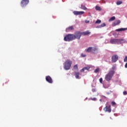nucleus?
Wrapping results in <instances>:
<instances>
[{"instance_id": "nucleus-1", "label": "nucleus", "mask_w": 127, "mask_h": 127, "mask_svg": "<svg viewBox=\"0 0 127 127\" xmlns=\"http://www.w3.org/2000/svg\"><path fill=\"white\" fill-rule=\"evenodd\" d=\"M74 34H69L65 36L64 38V41H72V40H74L76 38V39H80L81 36H82V33L80 31L76 32Z\"/></svg>"}, {"instance_id": "nucleus-2", "label": "nucleus", "mask_w": 127, "mask_h": 127, "mask_svg": "<svg viewBox=\"0 0 127 127\" xmlns=\"http://www.w3.org/2000/svg\"><path fill=\"white\" fill-rule=\"evenodd\" d=\"M115 74V66H113L111 69H110L108 73L105 75V80L107 81V82H109L111 81L114 76V74Z\"/></svg>"}, {"instance_id": "nucleus-3", "label": "nucleus", "mask_w": 127, "mask_h": 127, "mask_svg": "<svg viewBox=\"0 0 127 127\" xmlns=\"http://www.w3.org/2000/svg\"><path fill=\"white\" fill-rule=\"evenodd\" d=\"M111 44H122V43H127V41L124 39H112L110 40Z\"/></svg>"}, {"instance_id": "nucleus-4", "label": "nucleus", "mask_w": 127, "mask_h": 127, "mask_svg": "<svg viewBox=\"0 0 127 127\" xmlns=\"http://www.w3.org/2000/svg\"><path fill=\"white\" fill-rule=\"evenodd\" d=\"M72 61L69 59L66 60L64 64V70H70L71 66H72Z\"/></svg>"}, {"instance_id": "nucleus-5", "label": "nucleus", "mask_w": 127, "mask_h": 127, "mask_svg": "<svg viewBox=\"0 0 127 127\" xmlns=\"http://www.w3.org/2000/svg\"><path fill=\"white\" fill-rule=\"evenodd\" d=\"M97 49L96 47L93 48L92 47H89L87 50L86 52H91V53H95V51H97Z\"/></svg>"}, {"instance_id": "nucleus-6", "label": "nucleus", "mask_w": 127, "mask_h": 127, "mask_svg": "<svg viewBox=\"0 0 127 127\" xmlns=\"http://www.w3.org/2000/svg\"><path fill=\"white\" fill-rule=\"evenodd\" d=\"M28 3H29V0H22L20 3L21 6L24 7L26 6Z\"/></svg>"}, {"instance_id": "nucleus-7", "label": "nucleus", "mask_w": 127, "mask_h": 127, "mask_svg": "<svg viewBox=\"0 0 127 127\" xmlns=\"http://www.w3.org/2000/svg\"><path fill=\"white\" fill-rule=\"evenodd\" d=\"M112 62L113 63H115V62H117V61H118V60H119V56H118V55H114L112 57Z\"/></svg>"}, {"instance_id": "nucleus-8", "label": "nucleus", "mask_w": 127, "mask_h": 127, "mask_svg": "<svg viewBox=\"0 0 127 127\" xmlns=\"http://www.w3.org/2000/svg\"><path fill=\"white\" fill-rule=\"evenodd\" d=\"M73 13L74 15H82V14L85 13V12L83 11H74Z\"/></svg>"}, {"instance_id": "nucleus-9", "label": "nucleus", "mask_w": 127, "mask_h": 127, "mask_svg": "<svg viewBox=\"0 0 127 127\" xmlns=\"http://www.w3.org/2000/svg\"><path fill=\"white\" fill-rule=\"evenodd\" d=\"M46 80L47 82H48V83H50V84H52L53 83L52 78H51V77H50L49 75L46 76Z\"/></svg>"}, {"instance_id": "nucleus-10", "label": "nucleus", "mask_w": 127, "mask_h": 127, "mask_svg": "<svg viewBox=\"0 0 127 127\" xmlns=\"http://www.w3.org/2000/svg\"><path fill=\"white\" fill-rule=\"evenodd\" d=\"M105 112H108V113H111L112 112V109H111V106H106L104 108Z\"/></svg>"}, {"instance_id": "nucleus-11", "label": "nucleus", "mask_w": 127, "mask_h": 127, "mask_svg": "<svg viewBox=\"0 0 127 127\" xmlns=\"http://www.w3.org/2000/svg\"><path fill=\"white\" fill-rule=\"evenodd\" d=\"M120 23H121V20H116L113 23V26H116L117 25H119V24H120Z\"/></svg>"}, {"instance_id": "nucleus-12", "label": "nucleus", "mask_w": 127, "mask_h": 127, "mask_svg": "<svg viewBox=\"0 0 127 127\" xmlns=\"http://www.w3.org/2000/svg\"><path fill=\"white\" fill-rule=\"evenodd\" d=\"M82 35L86 36V35H89V34H91V32H89V31H86L85 32H81Z\"/></svg>"}, {"instance_id": "nucleus-13", "label": "nucleus", "mask_w": 127, "mask_h": 127, "mask_svg": "<svg viewBox=\"0 0 127 127\" xmlns=\"http://www.w3.org/2000/svg\"><path fill=\"white\" fill-rule=\"evenodd\" d=\"M70 30H74V27H73V26H69L66 29V32H68V31H70Z\"/></svg>"}, {"instance_id": "nucleus-14", "label": "nucleus", "mask_w": 127, "mask_h": 127, "mask_svg": "<svg viewBox=\"0 0 127 127\" xmlns=\"http://www.w3.org/2000/svg\"><path fill=\"white\" fill-rule=\"evenodd\" d=\"M127 28H121L120 29H117L116 30V31L120 32V31H125V30H127Z\"/></svg>"}, {"instance_id": "nucleus-15", "label": "nucleus", "mask_w": 127, "mask_h": 127, "mask_svg": "<svg viewBox=\"0 0 127 127\" xmlns=\"http://www.w3.org/2000/svg\"><path fill=\"white\" fill-rule=\"evenodd\" d=\"M79 75H80V72H75V76L76 79H80V78L79 77Z\"/></svg>"}, {"instance_id": "nucleus-16", "label": "nucleus", "mask_w": 127, "mask_h": 127, "mask_svg": "<svg viewBox=\"0 0 127 127\" xmlns=\"http://www.w3.org/2000/svg\"><path fill=\"white\" fill-rule=\"evenodd\" d=\"M80 8H81V9H83L84 10H87V7H86V6L83 4L81 5Z\"/></svg>"}, {"instance_id": "nucleus-17", "label": "nucleus", "mask_w": 127, "mask_h": 127, "mask_svg": "<svg viewBox=\"0 0 127 127\" xmlns=\"http://www.w3.org/2000/svg\"><path fill=\"white\" fill-rule=\"evenodd\" d=\"M95 9L98 11H101V10H102V8L99 6H96Z\"/></svg>"}, {"instance_id": "nucleus-18", "label": "nucleus", "mask_w": 127, "mask_h": 127, "mask_svg": "<svg viewBox=\"0 0 127 127\" xmlns=\"http://www.w3.org/2000/svg\"><path fill=\"white\" fill-rule=\"evenodd\" d=\"M116 19V17L115 16H112L109 20V22L111 21H113V20H115Z\"/></svg>"}, {"instance_id": "nucleus-19", "label": "nucleus", "mask_w": 127, "mask_h": 127, "mask_svg": "<svg viewBox=\"0 0 127 127\" xmlns=\"http://www.w3.org/2000/svg\"><path fill=\"white\" fill-rule=\"evenodd\" d=\"M122 3H123V1H118L117 2V4L118 5H119V4H122Z\"/></svg>"}, {"instance_id": "nucleus-20", "label": "nucleus", "mask_w": 127, "mask_h": 127, "mask_svg": "<svg viewBox=\"0 0 127 127\" xmlns=\"http://www.w3.org/2000/svg\"><path fill=\"white\" fill-rule=\"evenodd\" d=\"M101 20H97L95 22L96 24H100L101 23Z\"/></svg>"}, {"instance_id": "nucleus-21", "label": "nucleus", "mask_w": 127, "mask_h": 127, "mask_svg": "<svg viewBox=\"0 0 127 127\" xmlns=\"http://www.w3.org/2000/svg\"><path fill=\"white\" fill-rule=\"evenodd\" d=\"M97 72H100V69L99 68H96L94 70V73H97Z\"/></svg>"}, {"instance_id": "nucleus-22", "label": "nucleus", "mask_w": 127, "mask_h": 127, "mask_svg": "<svg viewBox=\"0 0 127 127\" xmlns=\"http://www.w3.org/2000/svg\"><path fill=\"white\" fill-rule=\"evenodd\" d=\"M73 69H74L75 70H76V69H78V65L77 64L74 65L73 66Z\"/></svg>"}, {"instance_id": "nucleus-23", "label": "nucleus", "mask_w": 127, "mask_h": 127, "mask_svg": "<svg viewBox=\"0 0 127 127\" xmlns=\"http://www.w3.org/2000/svg\"><path fill=\"white\" fill-rule=\"evenodd\" d=\"M89 100H91V101H97V99L95 97L93 98H89Z\"/></svg>"}, {"instance_id": "nucleus-24", "label": "nucleus", "mask_w": 127, "mask_h": 127, "mask_svg": "<svg viewBox=\"0 0 127 127\" xmlns=\"http://www.w3.org/2000/svg\"><path fill=\"white\" fill-rule=\"evenodd\" d=\"M106 26V23H103L102 24H101V27H104Z\"/></svg>"}, {"instance_id": "nucleus-25", "label": "nucleus", "mask_w": 127, "mask_h": 127, "mask_svg": "<svg viewBox=\"0 0 127 127\" xmlns=\"http://www.w3.org/2000/svg\"><path fill=\"white\" fill-rule=\"evenodd\" d=\"M83 68H84V70H89V69H90V67L89 66H86Z\"/></svg>"}, {"instance_id": "nucleus-26", "label": "nucleus", "mask_w": 127, "mask_h": 127, "mask_svg": "<svg viewBox=\"0 0 127 127\" xmlns=\"http://www.w3.org/2000/svg\"><path fill=\"white\" fill-rule=\"evenodd\" d=\"M123 95H124V96H126V95H127V93L126 91H124L123 92Z\"/></svg>"}, {"instance_id": "nucleus-27", "label": "nucleus", "mask_w": 127, "mask_h": 127, "mask_svg": "<svg viewBox=\"0 0 127 127\" xmlns=\"http://www.w3.org/2000/svg\"><path fill=\"white\" fill-rule=\"evenodd\" d=\"M124 62H127V56L125 58Z\"/></svg>"}, {"instance_id": "nucleus-28", "label": "nucleus", "mask_w": 127, "mask_h": 127, "mask_svg": "<svg viewBox=\"0 0 127 127\" xmlns=\"http://www.w3.org/2000/svg\"><path fill=\"white\" fill-rule=\"evenodd\" d=\"M99 81H100V83H103V78H100L99 79Z\"/></svg>"}, {"instance_id": "nucleus-29", "label": "nucleus", "mask_w": 127, "mask_h": 127, "mask_svg": "<svg viewBox=\"0 0 127 127\" xmlns=\"http://www.w3.org/2000/svg\"><path fill=\"white\" fill-rule=\"evenodd\" d=\"M86 55L84 54H81V57H86Z\"/></svg>"}, {"instance_id": "nucleus-30", "label": "nucleus", "mask_w": 127, "mask_h": 127, "mask_svg": "<svg viewBox=\"0 0 127 127\" xmlns=\"http://www.w3.org/2000/svg\"><path fill=\"white\" fill-rule=\"evenodd\" d=\"M111 103H112V106H114V105H116V102H115L114 101H112Z\"/></svg>"}, {"instance_id": "nucleus-31", "label": "nucleus", "mask_w": 127, "mask_h": 127, "mask_svg": "<svg viewBox=\"0 0 127 127\" xmlns=\"http://www.w3.org/2000/svg\"><path fill=\"white\" fill-rule=\"evenodd\" d=\"M85 23H89V22H90V21H89V20H86L85 21Z\"/></svg>"}, {"instance_id": "nucleus-32", "label": "nucleus", "mask_w": 127, "mask_h": 127, "mask_svg": "<svg viewBox=\"0 0 127 127\" xmlns=\"http://www.w3.org/2000/svg\"><path fill=\"white\" fill-rule=\"evenodd\" d=\"M85 71V68L83 67L82 69H81L80 72H84Z\"/></svg>"}, {"instance_id": "nucleus-33", "label": "nucleus", "mask_w": 127, "mask_h": 127, "mask_svg": "<svg viewBox=\"0 0 127 127\" xmlns=\"http://www.w3.org/2000/svg\"><path fill=\"white\" fill-rule=\"evenodd\" d=\"M92 92H93V93L96 92V89L95 88H93L92 89Z\"/></svg>"}, {"instance_id": "nucleus-34", "label": "nucleus", "mask_w": 127, "mask_h": 127, "mask_svg": "<svg viewBox=\"0 0 127 127\" xmlns=\"http://www.w3.org/2000/svg\"><path fill=\"white\" fill-rule=\"evenodd\" d=\"M125 68H127V63L125 64Z\"/></svg>"}]
</instances>
